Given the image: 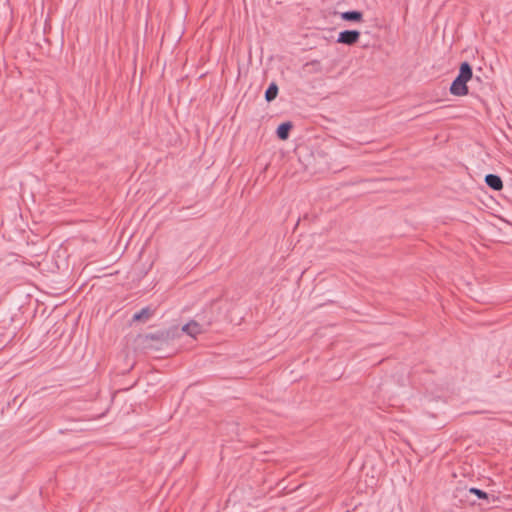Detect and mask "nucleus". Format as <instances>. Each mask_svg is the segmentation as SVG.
<instances>
[{"label":"nucleus","mask_w":512,"mask_h":512,"mask_svg":"<svg viewBox=\"0 0 512 512\" xmlns=\"http://www.w3.org/2000/svg\"><path fill=\"white\" fill-rule=\"evenodd\" d=\"M485 183L493 190L499 191L503 188V182L498 175L488 174L485 177Z\"/></svg>","instance_id":"nucleus-4"},{"label":"nucleus","mask_w":512,"mask_h":512,"mask_svg":"<svg viewBox=\"0 0 512 512\" xmlns=\"http://www.w3.org/2000/svg\"><path fill=\"white\" fill-rule=\"evenodd\" d=\"M470 493L472 494H475L478 498H481V499H488V494L478 488H471L469 490Z\"/></svg>","instance_id":"nucleus-9"},{"label":"nucleus","mask_w":512,"mask_h":512,"mask_svg":"<svg viewBox=\"0 0 512 512\" xmlns=\"http://www.w3.org/2000/svg\"><path fill=\"white\" fill-rule=\"evenodd\" d=\"M292 128V124L290 122L282 123L277 128V136L281 140H286L289 137V132Z\"/></svg>","instance_id":"nucleus-6"},{"label":"nucleus","mask_w":512,"mask_h":512,"mask_svg":"<svg viewBox=\"0 0 512 512\" xmlns=\"http://www.w3.org/2000/svg\"><path fill=\"white\" fill-rule=\"evenodd\" d=\"M153 315V311L149 307L142 308L133 315L134 321H147Z\"/></svg>","instance_id":"nucleus-7"},{"label":"nucleus","mask_w":512,"mask_h":512,"mask_svg":"<svg viewBox=\"0 0 512 512\" xmlns=\"http://www.w3.org/2000/svg\"><path fill=\"white\" fill-rule=\"evenodd\" d=\"M360 37V32L357 30H345L339 33L337 42L346 45L355 44Z\"/></svg>","instance_id":"nucleus-2"},{"label":"nucleus","mask_w":512,"mask_h":512,"mask_svg":"<svg viewBox=\"0 0 512 512\" xmlns=\"http://www.w3.org/2000/svg\"><path fill=\"white\" fill-rule=\"evenodd\" d=\"M277 94H278V86L276 83L272 82L265 92L266 101H268V102L273 101L277 97Z\"/></svg>","instance_id":"nucleus-8"},{"label":"nucleus","mask_w":512,"mask_h":512,"mask_svg":"<svg viewBox=\"0 0 512 512\" xmlns=\"http://www.w3.org/2000/svg\"><path fill=\"white\" fill-rule=\"evenodd\" d=\"M182 331L187 333L189 336L196 338L203 332L202 326L196 321H190L182 327Z\"/></svg>","instance_id":"nucleus-3"},{"label":"nucleus","mask_w":512,"mask_h":512,"mask_svg":"<svg viewBox=\"0 0 512 512\" xmlns=\"http://www.w3.org/2000/svg\"><path fill=\"white\" fill-rule=\"evenodd\" d=\"M473 71L468 62H463L459 68V74L450 86V93L454 96H466L469 93L467 82L471 80Z\"/></svg>","instance_id":"nucleus-1"},{"label":"nucleus","mask_w":512,"mask_h":512,"mask_svg":"<svg viewBox=\"0 0 512 512\" xmlns=\"http://www.w3.org/2000/svg\"><path fill=\"white\" fill-rule=\"evenodd\" d=\"M341 18L345 21L360 22L363 20V13L360 11H345L341 13Z\"/></svg>","instance_id":"nucleus-5"}]
</instances>
